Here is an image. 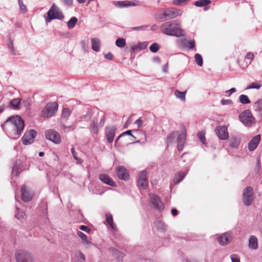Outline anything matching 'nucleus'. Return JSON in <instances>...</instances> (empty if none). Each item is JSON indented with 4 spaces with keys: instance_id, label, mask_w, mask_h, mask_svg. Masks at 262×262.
I'll return each mask as SVG.
<instances>
[{
    "instance_id": "obj_1",
    "label": "nucleus",
    "mask_w": 262,
    "mask_h": 262,
    "mask_svg": "<svg viewBox=\"0 0 262 262\" xmlns=\"http://www.w3.org/2000/svg\"><path fill=\"white\" fill-rule=\"evenodd\" d=\"M1 126L10 138L16 140L24 129V121L19 116H13L9 117Z\"/></svg>"
},
{
    "instance_id": "obj_2",
    "label": "nucleus",
    "mask_w": 262,
    "mask_h": 262,
    "mask_svg": "<svg viewBox=\"0 0 262 262\" xmlns=\"http://www.w3.org/2000/svg\"><path fill=\"white\" fill-rule=\"evenodd\" d=\"M160 29L163 34L169 36L180 37L183 35V31L180 28V23L177 20L163 23Z\"/></svg>"
},
{
    "instance_id": "obj_3",
    "label": "nucleus",
    "mask_w": 262,
    "mask_h": 262,
    "mask_svg": "<svg viewBox=\"0 0 262 262\" xmlns=\"http://www.w3.org/2000/svg\"><path fill=\"white\" fill-rule=\"evenodd\" d=\"M176 138L178 143L177 145V149L178 150L181 151L183 149L184 144L185 142V133L180 134L178 131L173 132L167 136L166 138V142L168 144L173 142Z\"/></svg>"
},
{
    "instance_id": "obj_4",
    "label": "nucleus",
    "mask_w": 262,
    "mask_h": 262,
    "mask_svg": "<svg viewBox=\"0 0 262 262\" xmlns=\"http://www.w3.org/2000/svg\"><path fill=\"white\" fill-rule=\"evenodd\" d=\"M58 110V104L55 102L48 103L41 111V116L50 118L55 115Z\"/></svg>"
},
{
    "instance_id": "obj_5",
    "label": "nucleus",
    "mask_w": 262,
    "mask_h": 262,
    "mask_svg": "<svg viewBox=\"0 0 262 262\" xmlns=\"http://www.w3.org/2000/svg\"><path fill=\"white\" fill-rule=\"evenodd\" d=\"M46 138L52 141L55 144H59L61 142L60 135L53 129H47L45 132Z\"/></svg>"
},
{
    "instance_id": "obj_6",
    "label": "nucleus",
    "mask_w": 262,
    "mask_h": 262,
    "mask_svg": "<svg viewBox=\"0 0 262 262\" xmlns=\"http://www.w3.org/2000/svg\"><path fill=\"white\" fill-rule=\"evenodd\" d=\"M47 14L48 17L46 19L47 21H50L55 19H62L64 17L61 12L59 11L58 8L54 4L52 6Z\"/></svg>"
},
{
    "instance_id": "obj_7",
    "label": "nucleus",
    "mask_w": 262,
    "mask_h": 262,
    "mask_svg": "<svg viewBox=\"0 0 262 262\" xmlns=\"http://www.w3.org/2000/svg\"><path fill=\"white\" fill-rule=\"evenodd\" d=\"M253 190L250 186L245 188L243 190V201L245 205L250 206L253 201Z\"/></svg>"
},
{
    "instance_id": "obj_8",
    "label": "nucleus",
    "mask_w": 262,
    "mask_h": 262,
    "mask_svg": "<svg viewBox=\"0 0 262 262\" xmlns=\"http://www.w3.org/2000/svg\"><path fill=\"white\" fill-rule=\"evenodd\" d=\"M239 118L243 124L247 126H251L254 121V118L248 110L242 113L239 116Z\"/></svg>"
},
{
    "instance_id": "obj_9",
    "label": "nucleus",
    "mask_w": 262,
    "mask_h": 262,
    "mask_svg": "<svg viewBox=\"0 0 262 262\" xmlns=\"http://www.w3.org/2000/svg\"><path fill=\"white\" fill-rule=\"evenodd\" d=\"M148 172L146 170L141 171L138 174V186L140 189H145L148 184L147 179Z\"/></svg>"
},
{
    "instance_id": "obj_10",
    "label": "nucleus",
    "mask_w": 262,
    "mask_h": 262,
    "mask_svg": "<svg viewBox=\"0 0 262 262\" xmlns=\"http://www.w3.org/2000/svg\"><path fill=\"white\" fill-rule=\"evenodd\" d=\"M37 136V132L31 129L26 132L23 136L21 141L24 145H27L32 144Z\"/></svg>"
},
{
    "instance_id": "obj_11",
    "label": "nucleus",
    "mask_w": 262,
    "mask_h": 262,
    "mask_svg": "<svg viewBox=\"0 0 262 262\" xmlns=\"http://www.w3.org/2000/svg\"><path fill=\"white\" fill-rule=\"evenodd\" d=\"M17 262H32L31 254L25 251H18L15 254Z\"/></svg>"
},
{
    "instance_id": "obj_12",
    "label": "nucleus",
    "mask_w": 262,
    "mask_h": 262,
    "mask_svg": "<svg viewBox=\"0 0 262 262\" xmlns=\"http://www.w3.org/2000/svg\"><path fill=\"white\" fill-rule=\"evenodd\" d=\"M150 199L151 204L155 209L160 211L164 209V204L158 195L154 194H150Z\"/></svg>"
},
{
    "instance_id": "obj_13",
    "label": "nucleus",
    "mask_w": 262,
    "mask_h": 262,
    "mask_svg": "<svg viewBox=\"0 0 262 262\" xmlns=\"http://www.w3.org/2000/svg\"><path fill=\"white\" fill-rule=\"evenodd\" d=\"M116 173L120 179L126 181L129 179V173L127 169L123 166H119L116 168Z\"/></svg>"
},
{
    "instance_id": "obj_14",
    "label": "nucleus",
    "mask_w": 262,
    "mask_h": 262,
    "mask_svg": "<svg viewBox=\"0 0 262 262\" xmlns=\"http://www.w3.org/2000/svg\"><path fill=\"white\" fill-rule=\"evenodd\" d=\"M215 133L221 140H226L228 138V133L226 126H219L216 127Z\"/></svg>"
},
{
    "instance_id": "obj_15",
    "label": "nucleus",
    "mask_w": 262,
    "mask_h": 262,
    "mask_svg": "<svg viewBox=\"0 0 262 262\" xmlns=\"http://www.w3.org/2000/svg\"><path fill=\"white\" fill-rule=\"evenodd\" d=\"M155 18L160 22H163L170 19L167 9H164L158 11L155 14Z\"/></svg>"
},
{
    "instance_id": "obj_16",
    "label": "nucleus",
    "mask_w": 262,
    "mask_h": 262,
    "mask_svg": "<svg viewBox=\"0 0 262 262\" xmlns=\"http://www.w3.org/2000/svg\"><path fill=\"white\" fill-rule=\"evenodd\" d=\"M99 179L104 184L112 187H116V183L107 174L102 173L99 175Z\"/></svg>"
},
{
    "instance_id": "obj_17",
    "label": "nucleus",
    "mask_w": 262,
    "mask_h": 262,
    "mask_svg": "<svg viewBox=\"0 0 262 262\" xmlns=\"http://www.w3.org/2000/svg\"><path fill=\"white\" fill-rule=\"evenodd\" d=\"M20 191L21 192L22 199L24 202H27L32 199L33 196V193L30 191L26 188V186H22Z\"/></svg>"
},
{
    "instance_id": "obj_18",
    "label": "nucleus",
    "mask_w": 262,
    "mask_h": 262,
    "mask_svg": "<svg viewBox=\"0 0 262 262\" xmlns=\"http://www.w3.org/2000/svg\"><path fill=\"white\" fill-rule=\"evenodd\" d=\"M231 239V234L230 233L226 232L219 236L217 241L221 245L225 246L228 244Z\"/></svg>"
},
{
    "instance_id": "obj_19",
    "label": "nucleus",
    "mask_w": 262,
    "mask_h": 262,
    "mask_svg": "<svg viewBox=\"0 0 262 262\" xmlns=\"http://www.w3.org/2000/svg\"><path fill=\"white\" fill-rule=\"evenodd\" d=\"M116 130V127L114 126H112L106 128V138L108 143H112L113 141Z\"/></svg>"
},
{
    "instance_id": "obj_20",
    "label": "nucleus",
    "mask_w": 262,
    "mask_h": 262,
    "mask_svg": "<svg viewBox=\"0 0 262 262\" xmlns=\"http://www.w3.org/2000/svg\"><path fill=\"white\" fill-rule=\"evenodd\" d=\"M261 136L257 135L254 136L248 143V148L251 151L254 150L257 147L260 141Z\"/></svg>"
},
{
    "instance_id": "obj_21",
    "label": "nucleus",
    "mask_w": 262,
    "mask_h": 262,
    "mask_svg": "<svg viewBox=\"0 0 262 262\" xmlns=\"http://www.w3.org/2000/svg\"><path fill=\"white\" fill-rule=\"evenodd\" d=\"M113 4L115 7L119 8L136 6V4L134 2L128 1H114L113 2Z\"/></svg>"
},
{
    "instance_id": "obj_22",
    "label": "nucleus",
    "mask_w": 262,
    "mask_h": 262,
    "mask_svg": "<svg viewBox=\"0 0 262 262\" xmlns=\"http://www.w3.org/2000/svg\"><path fill=\"white\" fill-rule=\"evenodd\" d=\"M169 17L171 19L174 18L178 16L181 15L183 11L181 10L173 8H167Z\"/></svg>"
},
{
    "instance_id": "obj_23",
    "label": "nucleus",
    "mask_w": 262,
    "mask_h": 262,
    "mask_svg": "<svg viewBox=\"0 0 262 262\" xmlns=\"http://www.w3.org/2000/svg\"><path fill=\"white\" fill-rule=\"evenodd\" d=\"M106 222L107 224L110 226L111 228L114 231H117L118 229L116 225L114 223L113 216L110 213H107L105 214Z\"/></svg>"
},
{
    "instance_id": "obj_24",
    "label": "nucleus",
    "mask_w": 262,
    "mask_h": 262,
    "mask_svg": "<svg viewBox=\"0 0 262 262\" xmlns=\"http://www.w3.org/2000/svg\"><path fill=\"white\" fill-rule=\"evenodd\" d=\"M249 247L252 249L258 248L257 239L255 236L251 235L249 239Z\"/></svg>"
},
{
    "instance_id": "obj_25",
    "label": "nucleus",
    "mask_w": 262,
    "mask_h": 262,
    "mask_svg": "<svg viewBox=\"0 0 262 262\" xmlns=\"http://www.w3.org/2000/svg\"><path fill=\"white\" fill-rule=\"evenodd\" d=\"M21 99H13L9 102V106L14 110H18L20 108Z\"/></svg>"
},
{
    "instance_id": "obj_26",
    "label": "nucleus",
    "mask_w": 262,
    "mask_h": 262,
    "mask_svg": "<svg viewBox=\"0 0 262 262\" xmlns=\"http://www.w3.org/2000/svg\"><path fill=\"white\" fill-rule=\"evenodd\" d=\"M186 175V173L183 171H180L176 173L173 179L174 183L179 184L184 179Z\"/></svg>"
},
{
    "instance_id": "obj_27",
    "label": "nucleus",
    "mask_w": 262,
    "mask_h": 262,
    "mask_svg": "<svg viewBox=\"0 0 262 262\" xmlns=\"http://www.w3.org/2000/svg\"><path fill=\"white\" fill-rule=\"evenodd\" d=\"M110 250L112 252L113 256L117 258L118 260L121 261L122 260L124 257V254L122 252L118 251V250L114 248H110Z\"/></svg>"
},
{
    "instance_id": "obj_28",
    "label": "nucleus",
    "mask_w": 262,
    "mask_h": 262,
    "mask_svg": "<svg viewBox=\"0 0 262 262\" xmlns=\"http://www.w3.org/2000/svg\"><path fill=\"white\" fill-rule=\"evenodd\" d=\"M77 235L81 239L82 242L85 245H89L91 244V238L88 237L85 234L82 232L78 231Z\"/></svg>"
},
{
    "instance_id": "obj_29",
    "label": "nucleus",
    "mask_w": 262,
    "mask_h": 262,
    "mask_svg": "<svg viewBox=\"0 0 262 262\" xmlns=\"http://www.w3.org/2000/svg\"><path fill=\"white\" fill-rule=\"evenodd\" d=\"M254 111L262 116V99L256 101L253 104Z\"/></svg>"
},
{
    "instance_id": "obj_30",
    "label": "nucleus",
    "mask_w": 262,
    "mask_h": 262,
    "mask_svg": "<svg viewBox=\"0 0 262 262\" xmlns=\"http://www.w3.org/2000/svg\"><path fill=\"white\" fill-rule=\"evenodd\" d=\"M22 171V167L20 162H16L13 167L12 173L14 176H18Z\"/></svg>"
},
{
    "instance_id": "obj_31",
    "label": "nucleus",
    "mask_w": 262,
    "mask_h": 262,
    "mask_svg": "<svg viewBox=\"0 0 262 262\" xmlns=\"http://www.w3.org/2000/svg\"><path fill=\"white\" fill-rule=\"evenodd\" d=\"M100 40L96 38L92 39V48L95 51H99L100 50Z\"/></svg>"
},
{
    "instance_id": "obj_32",
    "label": "nucleus",
    "mask_w": 262,
    "mask_h": 262,
    "mask_svg": "<svg viewBox=\"0 0 262 262\" xmlns=\"http://www.w3.org/2000/svg\"><path fill=\"white\" fill-rule=\"evenodd\" d=\"M186 93V91L181 92L179 90H176L174 92V95L177 98L180 99L181 101L183 102H185Z\"/></svg>"
},
{
    "instance_id": "obj_33",
    "label": "nucleus",
    "mask_w": 262,
    "mask_h": 262,
    "mask_svg": "<svg viewBox=\"0 0 262 262\" xmlns=\"http://www.w3.org/2000/svg\"><path fill=\"white\" fill-rule=\"evenodd\" d=\"M71 113V111L68 108H64L61 113V119L67 120Z\"/></svg>"
},
{
    "instance_id": "obj_34",
    "label": "nucleus",
    "mask_w": 262,
    "mask_h": 262,
    "mask_svg": "<svg viewBox=\"0 0 262 262\" xmlns=\"http://www.w3.org/2000/svg\"><path fill=\"white\" fill-rule=\"evenodd\" d=\"M78 21L77 18L73 16L70 18V19L68 21L67 25L69 29H73L76 25Z\"/></svg>"
},
{
    "instance_id": "obj_35",
    "label": "nucleus",
    "mask_w": 262,
    "mask_h": 262,
    "mask_svg": "<svg viewBox=\"0 0 262 262\" xmlns=\"http://www.w3.org/2000/svg\"><path fill=\"white\" fill-rule=\"evenodd\" d=\"M210 3V0H199L194 2V5L196 7H202L206 6Z\"/></svg>"
},
{
    "instance_id": "obj_36",
    "label": "nucleus",
    "mask_w": 262,
    "mask_h": 262,
    "mask_svg": "<svg viewBox=\"0 0 262 262\" xmlns=\"http://www.w3.org/2000/svg\"><path fill=\"white\" fill-rule=\"evenodd\" d=\"M157 229L161 231H164L166 230L165 224L161 221H157L155 222Z\"/></svg>"
},
{
    "instance_id": "obj_37",
    "label": "nucleus",
    "mask_w": 262,
    "mask_h": 262,
    "mask_svg": "<svg viewBox=\"0 0 262 262\" xmlns=\"http://www.w3.org/2000/svg\"><path fill=\"white\" fill-rule=\"evenodd\" d=\"M239 99V102L244 104H249L251 102L248 97L246 95L242 94L240 95Z\"/></svg>"
},
{
    "instance_id": "obj_38",
    "label": "nucleus",
    "mask_w": 262,
    "mask_h": 262,
    "mask_svg": "<svg viewBox=\"0 0 262 262\" xmlns=\"http://www.w3.org/2000/svg\"><path fill=\"white\" fill-rule=\"evenodd\" d=\"M71 152L72 154V156H73L74 159L76 161V163L77 164H81L82 163L83 161L81 159L78 157L77 154L75 151L74 148L72 147L71 148Z\"/></svg>"
},
{
    "instance_id": "obj_39",
    "label": "nucleus",
    "mask_w": 262,
    "mask_h": 262,
    "mask_svg": "<svg viewBox=\"0 0 262 262\" xmlns=\"http://www.w3.org/2000/svg\"><path fill=\"white\" fill-rule=\"evenodd\" d=\"M125 45V39L123 38H119L116 41V45L119 48H123Z\"/></svg>"
},
{
    "instance_id": "obj_40",
    "label": "nucleus",
    "mask_w": 262,
    "mask_h": 262,
    "mask_svg": "<svg viewBox=\"0 0 262 262\" xmlns=\"http://www.w3.org/2000/svg\"><path fill=\"white\" fill-rule=\"evenodd\" d=\"M97 122V119L96 118H93L91 123V127L95 134H97L98 133Z\"/></svg>"
},
{
    "instance_id": "obj_41",
    "label": "nucleus",
    "mask_w": 262,
    "mask_h": 262,
    "mask_svg": "<svg viewBox=\"0 0 262 262\" xmlns=\"http://www.w3.org/2000/svg\"><path fill=\"white\" fill-rule=\"evenodd\" d=\"M25 215V214L23 211H21L18 208H16L15 216L18 220L21 221L24 218Z\"/></svg>"
},
{
    "instance_id": "obj_42",
    "label": "nucleus",
    "mask_w": 262,
    "mask_h": 262,
    "mask_svg": "<svg viewBox=\"0 0 262 262\" xmlns=\"http://www.w3.org/2000/svg\"><path fill=\"white\" fill-rule=\"evenodd\" d=\"M195 60L196 63L199 66H202L203 65V59L201 55L199 54H196L194 56Z\"/></svg>"
},
{
    "instance_id": "obj_43",
    "label": "nucleus",
    "mask_w": 262,
    "mask_h": 262,
    "mask_svg": "<svg viewBox=\"0 0 262 262\" xmlns=\"http://www.w3.org/2000/svg\"><path fill=\"white\" fill-rule=\"evenodd\" d=\"M159 48H160V46H159V44L157 43H153L149 47V50L152 53L157 52L158 51V50L159 49Z\"/></svg>"
},
{
    "instance_id": "obj_44",
    "label": "nucleus",
    "mask_w": 262,
    "mask_h": 262,
    "mask_svg": "<svg viewBox=\"0 0 262 262\" xmlns=\"http://www.w3.org/2000/svg\"><path fill=\"white\" fill-rule=\"evenodd\" d=\"M230 142V146L233 148H237L239 144V140L236 138L231 139Z\"/></svg>"
},
{
    "instance_id": "obj_45",
    "label": "nucleus",
    "mask_w": 262,
    "mask_h": 262,
    "mask_svg": "<svg viewBox=\"0 0 262 262\" xmlns=\"http://www.w3.org/2000/svg\"><path fill=\"white\" fill-rule=\"evenodd\" d=\"M261 84L256 83H252L249 86L246 88V90L249 89H257L258 90L261 87Z\"/></svg>"
},
{
    "instance_id": "obj_46",
    "label": "nucleus",
    "mask_w": 262,
    "mask_h": 262,
    "mask_svg": "<svg viewBox=\"0 0 262 262\" xmlns=\"http://www.w3.org/2000/svg\"><path fill=\"white\" fill-rule=\"evenodd\" d=\"M148 27V25H142V26H137V27H132L130 28V29L132 30H134V31L144 30Z\"/></svg>"
},
{
    "instance_id": "obj_47",
    "label": "nucleus",
    "mask_w": 262,
    "mask_h": 262,
    "mask_svg": "<svg viewBox=\"0 0 262 262\" xmlns=\"http://www.w3.org/2000/svg\"><path fill=\"white\" fill-rule=\"evenodd\" d=\"M18 4L19 6V8L20 10L23 12L25 13L27 12V8L26 6L24 4L22 0H18Z\"/></svg>"
},
{
    "instance_id": "obj_48",
    "label": "nucleus",
    "mask_w": 262,
    "mask_h": 262,
    "mask_svg": "<svg viewBox=\"0 0 262 262\" xmlns=\"http://www.w3.org/2000/svg\"><path fill=\"white\" fill-rule=\"evenodd\" d=\"M148 46V42H139L137 47L140 50H143L145 49Z\"/></svg>"
},
{
    "instance_id": "obj_49",
    "label": "nucleus",
    "mask_w": 262,
    "mask_h": 262,
    "mask_svg": "<svg viewBox=\"0 0 262 262\" xmlns=\"http://www.w3.org/2000/svg\"><path fill=\"white\" fill-rule=\"evenodd\" d=\"M92 117V114L91 112H88L86 113V114L84 115H83L81 117V119H83L85 121H89L91 118Z\"/></svg>"
},
{
    "instance_id": "obj_50",
    "label": "nucleus",
    "mask_w": 262,
    "mask_h": 262,
    "mask_svg": "<svg viewBox=\"0 0 262 262\" xmlns=\"http://www.w3.org/2000/svg\"><path fill=\"white\" fill-rule=\"evenodd\" d=\"M232 262H240V258L237 254H232L230 256Z\"/></svg>"
},
{
    "instance_id": "obj_51",
    "label": "nucleus",
    "mask_w": 262,
    "mask_h": 262,
    "mask_svg": "<svg viewBox=\"0 0 262 262\" xmlns=\"http://www.w3.org/2000/svg\"><path fill=\"white\" fill-rule=\"evenodd\" d=\"M198 138L200 140V141L202 142L203 144H205V134L203 133H198Z\"/></svg>"
},
{
    "instance_id": "obj_52",
    "label": "nucleus",
    "mask_w": 262,
    "mask_h": 262,
    "mask_svg": "<svg viewBox=\"0 0 262 262\" xmlns=\"http://www.w3.org/2000/svg\"><path fill=\"white\" fill-rule=\"evenodd\" d=\"M8 48L10 50V52L12 54H13V55H15L16 54L14 52V47H13V45L12 42L11 41H10L8 43Z\"/></svg>"
},
{
    "instance_id": "obj_53",
    "label": "nucleus",
    "mask_w": 262,
    "mask_h": 262,
    "mask_svg": "<svg viewBox=\"0 0 262 262\" xmlns=\"http://www.w3.org/2000/svg\"><path fill=\"white\" fill-rule=\"evenodd\" d=\"M64 5L71 7L73 5V0H61Z\"/></svg>"
},
{
    "instance_id": "obj_54",
    "label": "nucleus",
    "mask_w": 262,
    "mask_h": 262,
    "mask_svg": "<svg viewBox=\"0 0 262 262\" xmlns=\"http://www.w3.org/2000/svg\"><path fill=\"white\" fill-rule=\"evenodd\" d=\"M186 47H188L189 49H193L195 47V41L194 40H190L187 42V45Z\"/></svg>"
},
{
    "instance_id": "obj_55",
    "label": "nucleus",
    "mask_w": 262,
    "mask_h": 262,
    "mask_svg": "<svg viewBox=\"0 0 262 262\" xmlns=\"http://www.w3.org/2000/svg\"><path fill=\"white\" fill-rule=\"evenodd\" d=\"M221 103L222 105H230L233 103L232 101L230 99L221 100Z\"/></svg>"
},
{
    "instance_id": "obj_56",
    "label": "nucleus",
    "mask_w": 262,
    "mask_h": 262,
    "mask_svg": "<svg viewBox=\"0 0 262 262\" xmlns=\"http://www.w3.org/2000/svg\"><path fill=\"white\" fill-rule=\"evenodd\" d=\"M246 58L250 60L249 63H250L254 58V54L252 52L247 53Z\"/></svg>"
},
{
    "instance_id": "obj_57",
    "label": "nucleus",
    "mask_w": 262,
    "mask_h": 262,
    "mask_svg": "<svg viewBox=\"0 0 262 262\" xmlns=\"http://www.w3.org/2000/svg\"><path fill=\"white\" fill-rule=\"evenodd\" d=\"M79 228L80 230L85 231L87 233H89L91 230L90 228H89L88 226L85 225H81L79 227Z\"/></svg>"
},
{
    "instance_id": "obj_58",
    "label": "nucleus",
    "mask_w": 262,
    "mask_h": 262,
    "mask_svg": "<svg viewBox=\"0 0 262 262\" xmlns=\"http://www.w3.org/2000/svg\"><path fill=\"white\" fill-rule=\"evenodd\" d=\"M130 135L132 136V137L134 138H136L134 135H133L132 134V130H127L123 133H122L120 136H119V137H122L125 135Z\"/></svg>"
},
{
    "instance_id": "obj_59",
    "label": "nucleus",
    "mask_w": 262,
    "mask_h": 262,
    "mask_svg": "<svg viewBox=\"0 0 262 262\" xmlns=\"http://www.w3.org/2000/svg\"><path fill=\"white\" fill-rule=\"evenodd\" d=\"M104 57L108 60H112L113 58V55L111 53L108 52L104 55Z\"/></svg>"
},
{
    "instance_id": "obj_60",
    "label": "nucleus",
    "mask_w": 262,
    "mask_h": 262,
    "mask_svg": "<svg viewBox=\"0 0 262 262\" xmlns=\"http://www.w3.org/2000/svg\"><path fill=\"white\" fill-rule=\"evenodd\" d=\"M135 123L136 124H137L138 127H140L143 124V120L139 118L135 121Z\"/></svg>"
},
{
    "instance_id": "obj_61",
    "label": "nucleus",
    "mask_w": 262,
    "mask_h": 262,
    "mask_svg": "<svg viewBox=\"0 0 262 262\" xmlns=\"http://www.w3.org/2000/svg\"><path fill=\"white\" fill-rule=\"evenodd\" d=\"M61 127L62 129H69L73 130L74 129V126L73 125L66 126V125H64V124H61Z\"/></svg>"
},
{
    "instance_id": "obj_62",
    "label": "nucleus",
    "mask_w": 262,
    "mask_h": 262,
    "mask_svg": "<svg viewBox=\"0 0 262 262\" xmlns=\"http://www.w3.org/2000/svg\"><path fill=\"white\" fill-rule=\"evenodd\" d=\"M78 254L80 259L82 260L83 261H85V256L81 251L78 252Z\"/></svg>"
},
{
    "instance_id": "obj_63",
    "label": "nucleus",
    "mask_w": 262,
    "mask_h": 262,
    "mask_svg": "<svg viewBox=\"0 0 262 262\" xmlns=\"http://www.w3.org/2000/svg\"><path fill=\"white\" fill-rule=\"evenodd\" d=\"M171 214L173 216H176L178 214V211H177V210L176 209H175V208H172L171 209Z\"/></svg>"
},
{
    "instance_id": "obj_64",
    "label": "nucleus",
    "mask_w": 262,
    "mask_h": 262,
    "mask_svg": "<svg viewBox=\"0 0 262 262\" xmlns=\"http://www.w3.org/2000/svg\"><path fill=\"white\" fill-rule=\"evenodd\" d=\"M158 28H159V27L156 24L152 25L151 27V30L152 31H156V30H158Z\"/></svg>"
}]
</instances>
